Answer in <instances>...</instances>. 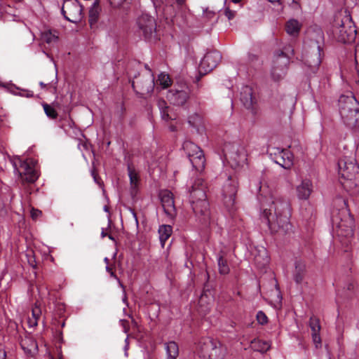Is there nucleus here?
<instances>
[{
  "label": "nucleus",
  "mask_w": 359,
  "mask_h": 359,
  "mask_svg": "<svg viewBox=\"0 0 359 359\" xmlns=\"http://www.w3.org/2000/svg\"><path fill=\"white\" fill-rule=\"evenodd\" d=\"M290 215L291 214L276 215L271 219L268 215L267 209H264L262 213L263 219H264L271 231L283 234L290 232L292 229V224L290 222Z\"/></svg>",
  "instance_id": "nucleus-6"
},
{
  "label": "nucleus",
  "mask_w": 359,
  "mask_h": 359,
  "mask_svg": "<svg viewBox=\"0 0 359 359\" xmlns=\"http://www.w3.org/2000/svg\"><path fill=\"white\" fill-rule=\"evenodd\" d=\"M107 236L109 237V239L114 241V238L111 234H108Z\"/></svg>",
  "instance_id": "nucleus-62"
},
{
  "label": "nucleus",
  "mask_w": 359,
  "mask_h": 359,
  "mask_svg": "<svg viewBox=\"0 0 359 359\" xmlns=\"http://www.w3.org/2000/svg\"><path fill=\"white\" fill-rule=\"evenodd\" d=\"M256 318L257 322L261 325H265L268 323V317L262 311L257 312Z\"/></svg>",
  "instance_id": "nucleus-45"
},
{
  "label": "nucleus",
  "mask_w": 359,
  "mask_h": 359,
  "mask_svg": "<svg viewBox=\"0 0 359 359\" xmlns=\"http://www.w3.org/2000/svg\"><path fill=\"white\" fill-rule=\"evenodd\" d=\"M159 197L165 213L170 217H175L176 208L173 194L170 191L165 189L160 192Z\"/></svg>",
  "instance_id": "nucleus-18"
},
{
  "label": "nucleus",
  "mask_w": 359,
  "mask_h": 359,
  "mask_svg": "<svg viewBox=\"0 0 359 359\" xmlns=\"http://www.w3.org/2000/svg\"><path fill=\"white\" fill-rule=\"evenodd\" d=\"M196 351L203 359H224L226 349L218 340L205 337L199 341Z\"/></svg>",
  "instance_id": "nucleus-4"
},
{
  "label": "nucleus",
  "mask_w": 359,
  "mask_h": 359,
  "mask_svg": "<svg viewBox=\"0 0 359 359\" xmlns=\"http://www.w3.org/2000/svg\"><path fill=\"white\" fill-rule=\"evenodd\" d=\"M14 197L11 189L6 187L0 193V217L5 218L11 210V203Z\"/></svg>",
  "instance_id": "nucleus-20"
},
{
  "label": "nucleus",
  "mask_w": 359,
  "mask_h": 359,
  "mask_svg": "<svg viewBox=\"0 0 359 359\" xmlns=\"http://www.w3.org/2000/svg\"><path fill=\"white\" fill-rule=\"evenodd\" d=\"M217 264L220 274L226 275L229 273L230 269L227 261L224 258L223 255H219L217 257Z\"/></svg>",
  "instance_id": "nucleus-37"
},
{
  "label": "nucleus",
  "mask_w": 359,
  "mask_h": 359,
  "mask_svg": "<svg viewBox=\"0 0 359 359\" xmlns=\"http://www.w3.org/2000/svg\"><path fill=\"white\" fill-rule=\"evenodd\" d=\"M174 4L170 6H166L163 8L164 15L167 19L172 18L175 16L177 12L171 11L173 10V6H177L179 11H183L187 8L186 0H173Z\"/></svg>",
  "instance_id": "nucleus-26"
},
{
  "label": "nucleus",
  "mask_w": 359,
  "mask_h": 359,
  "mask_svg": "<svg viewBox=\"0 0 359 359\" xmlns=\"http://www.w3.org/2000/svg\"><path fill=\"white\" fill-rule=\"evenodd\" d=\"M313 191L312 182L309 180H304L297 187V196L299 199L306 200Z\"/></svg>",
  "instance_id": "nucleus-25"
},
{
  "label": "nucleus",
  "mask_w": 359,
  "mask_h": 359,
  "mask_svg": "<svg viewBox=\"0 0 359 359\" xmlns=\"http://www.w3.org/2000/svg\"><path fill=\"white\" fill-rule=\"evenodd\" d=\"M156 9L161 8L165 0H151Z\"/></svg>",
  "instance_id": "nucleus-51"
},
{
  "label": "nucleus",
  "mask_w": 359,
  "mask_h": 359,
  "mask_svg": "<svg viewBox=\"0 0 359 359\" xmlns=\"http://www.w3.org/2000/svg\"><path fill=\"white\" fill-rule=\"evenodd\" d=\"M170 129L171 131H175L176 130V127L174 126H170Z\"/></svg>",
  "instance_id": "nucleus-61"
},
{
  "label": "nucleus",
  "mask_w": 359,
  "mask_h": 359,
  "mask_svg": "<svg viewBox=\"0 0 359 359\" xmlns=\"http://www.w3.org/2000/svg\"><path fill=\"white\" fill-rule=\"evenodd\" d=\"M128 175L130 183V193L133 196L137 194L139 184V176L136 171L128 167Z\"/></svg>",
  "instance_id": "nucleus-30"
},
{
  "label": "nucleus",
  "mask_w": 359,
  "mask_h": 359,
  "mask_svg": "<svg viewBox=\"0 0 359 359\" xmlns=\"http://www.w3.org/2000/svg\"><path fill=\"white\" fill-rule=\"evenodd\" d=\"M100 8L98 3L95 2L89 11L88 22L92 27L98 20Z\"/></svg>",
  "instance_id": "nucleus-35"
},
{
  "label": "nucleus",
  "mask_w": 359,
  "mask_h": 359,
  "mask_svg": "<svg viewBox=\"0 0 359 359\" xmlns=\"http://www.w3.org/2000/svg\"><path fill=\"white\" fill-rule=\"evenodd\" d=\"M61 11L65 18L73 23L81 22L83 17V6L78 0H65Z\"/></svg>",
  "instance_id": "nucleus-12"
},
{
  "label": "nucleus",
  "mask_w": 359,
  "mask_h": 359,
  "mask_svg": "<svg viewBox=\"0 0 359 359\" xmlns=\"http://www.w3.org/2000/svg\"><path fill=\"white\" fill-rule=\"evenodd\" d=\"M56 83H57V76H55L54 80H53L51 81H48L47 83L41 81L39 83V85L42 88H46L47 90H50L52 88L54 91H55L56 88H57Z\"/></svg>",
  "instance_id": "nucleus-43"
},
{
  "label": "nucleus",
  "mask_w": 359,
  "mask_h": 359,
  "mask_svg": "<svg viewBox=\"0 0 359 359\" xmlns=\"http://www.w3.org/2000/svg\"><path fill=\"white\" fill-rule=\"evenodd\" d=\"M339 182L348 191H359V165L353 157L344 156L338 161Z\"/></svg>",
  "instance_id": "nucleus-1"
},
{
  "label": "nucleus",
  "mask_w": 359,
  "mask_h": 359,
  "mask_svg": "<svg viewBox=\"0 0 359 359\" xmlns=\"http://www.w3.org/2000/svg\"><path fill=\"white\" fill-rule=\"evenodd\" d=\"M339 113L344 123L355 126L359 119V102L353 95H341L339 99Z\"/></svg>",
  "instance_id": "nucleus-3"
},
{
  "label": "nucleus",
  "mask_w": 359,
  "mask_h": 359,
  "mask_svg": "<svg viewBox=\"0 0 359 359\" xmlns=\"http://www.w3.org/2000/svg\"><path fill=\"white\" fill-rule=\"evenodd\" d=\"M263 257H262V261L259 260V257H255V262L257 264L259 265L260 266H265L266 264H267L269 263V257L267 256V252H266V250L264 249L263 250Z\"/></svg>",
  "instance_id": "nucleus-44"
},
{
  "label": "nucleus",
  "mask_w": 359,
  "mask_h": 359,
  "mask_svg": "<svg viewBox=\"0 0 359 359\" xmlns=\"http://www.w3.org/2000/svg\"><path fill=\"white\" fill-rule=\"evenodd\" d=\"M144 67H145V69H147V70L149 71V73H148V74H153V73L151 72V69H150V68H149V67L148 66V65H147V64H146V65H144Z\"/></svg>",
  "instance_id": "nucleus-58"
},
{
  "label": "nucleus",
  "mask_w": 359,
  "mask_h": 359,
  "mask_svg": "<svg viewBox=\"0 0 359 359\" xmlns=\"http://www.w3.org/2000/svg\"><path fill=\"white\" fill-rule=\"evenodd\" d=\"M238 182L236 177L229 176L222 188L223 203L229 212L236 209V196Z\"/></svg>",
  "instance_id": "nucleus-9"
},
{
  "label": "nucleus",
  "mask_w": 359,
  "mask_h": 359,
  "mask_svg": "<svg viewBox=\"0 0 359 359\" xmlns=\"http://www.w3.org/2000/svg\"><path fill=\"white\" fill-rule=\"evenodd\" d=\"M106 270H107V271L108 273H109L110 276H111V277L114 278L115 279H116V280L118 281V283H119L120 285H121V287H123V285L121 284V281H120L119 278L117 277V276H116V275L115 274V273L114 272V271H113L112 268H111V266H107V267H106Z\"/></svg>",
  "instance_id": "nucleus-50"
},
{
  "label": "nucleus",
  "mask_w": 359,
  "mask_h": 359,
  "mask_svg": "<svg viewBox=\"0 0 359 359\" xmlns=\"http://www.w3.org/2000/svg\"><path fill=\"white\" fill-rule=\"evenodd\" d=\"M50 359H55L52 355H49ZM57 359H63V355L61 350L57 351Z\"/></svg>",
  "instance_id": "nucleus-54"
},
{
  "label": "nucleus",
  "mask_w": 359,
  "mask_h": 359,
  "mask_svg": "<svg viewBox=\"0 0 359 359\" xmlns=\"http://www.w3.org/2000/svg\"><path fill=\"white\" fill-rule=\"evenodd\" d=\"M336 202L342 203L341 212L345 214V218L341 219L337 224V233L339 236H344L346 238H351L353 235L354 219L351 215L349 210L347 209V203L345 200L339 198Z\"/></svg>",
  "instance_id": "nucleus-11"
},
{
  "label": "nucleus",
  "mask_w": 359,
  "mask_h": 359,
  "mask_svg": "<svg viewBox=\"0 0 359 359\" xmlns=\"http://www.w3.org/2000/svg\"><path fill=\"white\" fill-rule=\"evenodd\" d=\"M32 163V159L20 161L18 172L23 182L34 183L39 177L38 173Z\"/></svg>",
  "instance_id": "nucleus-14"
},
{
  "label": "nucleus",
  "mask_w": 359,
  "mask_h": 359,
  "mask_svg": "<svg viewBox=\"0 0 359 359\" xmlns=\"http://www.w3.org/2000/svg\"><path fill=\"white\" fill-rule=\"evenodd\" d=\"M30 214L33 219H36L41 216L42 212L38 209L32 208L31 210Z\"/></svg>",
  "instance_id": "nucleus-47"
},
{
  "label": "nucleus",
  "mask_w": 359,
  "mask_h": 359,
  "mask_svg": "<svg viewBox=\"0 0 359 359\" xmlns=\"http://www.w3.org/2000/svg\"><path fill=\"white\" fill-rule=\"evenodd\" d=\"M65 325V321L63 320L62 323H61V327H64Z\"/></svg>",
  "instance_id": "nucleus-64"
},
{
  "label": "nucleus",
  "mask_w": 359,
  "mask_h": 359,
  "mask_svg": "<svg viewBox=\"0 0 359 359\" xmlns=\"http://www.w3.org/2000/svg\"><path fill=\"white\" fill-rule=\"evenodd\" d=\"M46 115L50 119H56L58 116L57 111L51 105L47 103L42 104Z\"/></svg>",
  "instance_id": "nucleus-39"
},
{
  "label": "nucleus",
  "mask_w": 359,
  "mask_h": 359,
  "mask_svg": "<svg viewBox=\"0 0 359 359\" xmlns=\"http://www.w3.org/2000/svg\"><path fill=\"white\" fill-rule=\"evenodd\" d=\"M309 327L311 330L313 341L318 346V344H321L320 320L314 316H311L309 319Z\"/></svg>",
  "instance_id": "nucleus-24"
},
{
  "label": "nucleus",
  "mask_w": 359,
  "mask_h": 359,
  "mask_svg": "<svg viewBox=\"0 0 359 359\" xmlns=\"http://www.w3.org/2000/svg\"><path fill=\"white\" fill-rule=\"evenodd\" d=\"M223 151L226 159L232 168L241 165L247 160L245 148L237 143H228L224 145Z\"/></svg>",
  "instance_id": "nucleus-7"
},
{
  "label": "nucleus",
  "mask_w": 359,
  "mask_h": 359,
  "mask_svg": "<svg viewBox=\"0 0 359 359\" xmlns=\"http://www.w3.org/2000/svg\"><path fill=\"white\" fill-rule=\"evenodd\" d=\"M138 31L146 40L150 41L156 37V21L154 17L142 13L136 20Z\"/></svg>",
  "instance_id": "nucleus-10"
},
{
  "label": "nucleus",
  "mask_w": 359,
  "mask_h": 359,
  "mask_svg": "<svg viewBox=\"0 0 359 359\" xmlns=\"http://www.w3.org/2000/svg\"><path fill=\"white\" fill-rule=\"evenodd\" d=\"M165 349L167 355L166 359H177L179 355V346L175 341H170L165 343Z\"/></svg>",
  "instance_id": "nucleus-29"
},
{
  "label": "nucleus",
  "mask_w": 359,
  "mask_h": 359,
  "mask_svg": "<svg viewBox=\"0 0 359 359\" xmlns=\"http://www.w3.org/2000/svg\"><path fill=\"white\" fill-rule=\"evenodd\" d=\"M41 39L47 43H55L58 39L57 32L54 30H46L42 32Z\"/></svg>",
  "instance_id": "nucleus-36"
},
{
  "label": "nucleus",
  "mask_w": 359,
  "mask_h": 359,
  "mask_svg": "<svg viewBox=\"0 0 359 359\" xmlns=\"http://www.w3.org/2000/svg\"><path fill=\"white\" fill-rule=\"evenodd\" d=\"M57 337H58L59 340L62 342L63 340L62 338V332L61 330H57L56 331Z\"/></svg>",
  "instance_id": "nucleus-56"
},
{
  "label": "nucleus",
  "mask_w": 359,
  "mask_h": 359,
  "mask_svg": "<svg viewBox=\"0 0 359 359\" xmlns=\"http://www.w3.org/2000/svg\"><path fill=\"white\" fill-rule=\"evenodd\" d=\"M20 344L21 348L27 355L32 356L38 351L37 342L32 336L26 334L21 338Z\"/></svg>",
  "instance_id": "nucleus-22"
},
{
  "label": "nucleus",
  "mask_w": 359,
  "mask_h": 359,
  "mask_svg": "<svg viewBox=\"0 0 359 359\" xmlns=\"http://www.w3.org/2000/svg\"><path fill=\"white\" fill-rule=\"evenodd\" d=\"M41 310L38 307H35L32 309V318L33 319L29 318V323L32 325L35 326L37 325V320L39 319L41 316Z\"/></svg>",
  "instance_id": "nucleus-41"
},
{
  "label": "nucleus",
  "mask_w": 359,
  "mask_h": 359,
  "mask_svg": "<svg viewBox=\"0 0 359 359\" xmlns=\"http://www.w3.org/2000/svg\"><path fill=\"white\" fill-rule=\"evenodd\" d=\"M295 269L293 273L294 280L296 283H301L305 276L306 273V264L300 261L297 260L295 262Z\"/></svg>",
  "instance_id": "nucleus-27"
},
{
  "label": "nucleus",
  "mask_w": 359,
  "mask_h": 359,
  "mask_svg": "<svg viewBox=\"0 0 359 359\" xmlns=\"http://www.w3.org/2000/svg\"><path fill=\"white\" fill-rule=\"evenodd\" d=\"M158 107L160 109V111L165 109H168V106L167 105L166 102L163 99H159L158 100Z\"/></svg>",
  "instance_id": "nucleus-49"
},
{
  "label": "nucleus",
  "mask_w": 359,
  "mask_h": 359,
  "mask_svg": "<svg viewBox=\"0 0 359 359\" xmlns=\"http://www.w3.org/2000/svg\"><path fill=\"white\" fill-rule=\"evenodd\" d=\"M222 60V55L217 50L208 52L201 60L198 71L201 76L212 71Z\"/></svg>",
  "instance_id": "nucleus-13"
},
{
  "label": "nucleus",
  "mask_w": 359,
  "mask_h": 359,
  "mask_svg": "<svg viewBox=\"0 0 359 359\" xmlns=\"http://www.w3.org/2000/svg\"><path fill=\"white\" fill-rule=\"evenodd\" d=\"M192 210L200 222L208 224L210 222V212L207 200L191 202Z\"/></svg>",
  "instance_id": "nucleus-16"
},
{
  "label": "nucleus",
  "mask_w": 359,
  "mask_h": 359,
  "mask_svg": "<svg viewBox=\"0 0 359 359\" xmlns=\"http://www.w3.org/2000/svg\"><path fill=\"white\" fill-rule=\"evenodd\" d=\"M207 185L201 178L194 180L190 190V203L207 200Z\"/></svg>",
  "instance_id": "nucleus-17"
},
{
  "label": "nucleus",
  "mask_w": 359,
  "mask_h": 359,
  "mask_svg": "<svg viewBox=\"0 0 359 359\" xmlns=\"http://www.w3.org/2000/svg\"><path fill=\"white\" fill-rule=\"evenodd\" d=\"M282 150V154L283 160H284V162L287 163V165H285V169L288 170L292 168L293 165V155L291 153L290 151L287 149H281Z\"/></svg>",
  "instance_id": "nucleus-38"
},
{
  "label": "nucleus",
  "mask_w": 359,
  "mask_h": 359,
  "mask_svg": "<svg viewBox=\"0 0 359 359\" xmlns=\"http://www.w3.org/2000/svg\"><path fill=\"white\" fill-rule=\"evenodd\" d=\"M107 235H108V234H107V233H105V232H104V229H102V233H101V236H102V238H104V237L107 236Z\"/></svg>",
  "instance_id": "nucleus-59"
},
{
  "label": "nucleus",
  "mask_w": 359,
  "mask_h": 359,
  "mask_svg": "<svg viewBox=\"0 0 359 359\" xmlns=\"http://www.w3.org/2000/svg\"><path fill=\"white\" fill-rule=\"evenodd\" d=\"M251 346L253 350L260 353H266L269 350L271 345L269 342L259 339H255L251 341Z\"/></svg>",
  "instance_id": "nucleus-32"
},
{
  "label": "nucleus",
  "mask_w": 359,
  "mask_h": 359,
  "mask_svg": "<svg viewBox=\"0 0 359 359\" xmlns=\"http://www.w3.org/2000/svg\"><path fill=\"white\" fill-rule=\"evenodd\" d=\"M91 174H92V176L93 177V179H94L95 182L97 184H100H100H101V183H100V180H100V178L98 177V175H97V174L96 173V172H95V169L92 170V171H91Z\"/></svg>",
  "instance_id": "nucleus-52"
},
{
  "label": "nucleus",
  "mask_w": 359,
  "mask_h": 359,
  "mask_svg": "<svg viewBox=\"0 0 359 359\" xmlns=\"http://www.w3.org/2000/svg\"><path fill=\"white\" fill-rule=\"evenodd\" d=\"M189 97V90L188 88L184 89H170L169 90L167 98L170 102L177 106L184 105Z\"/></svg>",
  "instance_id": "nucleus-21"
},
{
  "label": "nucleus",
  "mask_w": 359,
  "mask_h": 359,
  "mask_svg": "<svg viewBox=\"0 0 359 359\" xmlns=\"http://www.w3.org/2000/svg\"><path fill=\"white\" fill-rule=\"evenodd\" d=\"M334 34L338 41L343 43L353 42L356 36V27L348 16H345L338 26L333 29Z\"/></svg>",
  "instance_id": "nucleus-5"
},
{
  "label": "nucleus",
  "mask_w": 359,
  "mask_h": 359,
  "mask_svg": "<svg viewBox=\"0 0 359 359\" xmlns=\"http://www.w3.org/2000/svg\"><path fill=\"white\" fill-rule=\"evenodd\" d=\"M294 55V48L290 44L285 45L282 49L277 50L274 52L271 72V75L273 81H279L285 76L290 59Z\"/></svg>",
  "instance_id": "nucleus-2"
},
{
  "label": "nucleus",
  "mask_w": 359,
  "mask_h": 359,
  "mask_svg": "<svg viewBox=\"0 0 359 359\" xmlns=\"http://www.w3.org/2000/svg\"><path fill=\"white\" fill-rule=\"evenodd\" d=\"M128 210L131 212V214L133 215V217L134 218L136 224H138V219H137V214H136L135 210L131 208H128Z\"/></svg>",
  "instance_id": "nucleus-53"
},
{
  "label": "nucleus",
  "mask_w": 359,
  "mask_h": 359,
  "mask_svg": "<svg viewBox=\"0 0 359 359\" xmlns=\"http://www.w3.org/2000/svg\"><path fill=\"white\" fill-rule=\"evenodd\" d=\"M225 16L228 18L229 20H233L236 15V11L231 10L229 7H226L224 9V12Z\"/></svg>",
  "instance_id": "nucleus-46"
},
{
  "label": "nucleus",
  "mask_w": 359,
  "mask_h": 359,
  "mask_svg": "<svg viewBox=\"0 0 359 359\" xmlns=\"http://www.w3.org/2000/svg\"><path fill=\"white\" fill-rule=\"evenodd\" d=\"M276 287L277 289V292H278V296L280 297L281 298V296H280V292L279 290V287L278 286V285H276Z\"/></svg>",
  "instance_id": "nucleus-60"
},
{
  "label": "nucleus",
  "mask_w": 359,
  "mask_h": 359,
  "mask_svg": "<svg viewBox=\"0 0 359 359\" xmlns=\"http://www.w3.org/2000/svg\"><path fill=\"white\" fill-rule=\"evenodd\" d=\"M6 351L0 348V359H6Z\"/></svg>",
  "instance_id": "nucleus-55"
},
{
  "label": "nucleus",
  "mask_w": 359,
  "mask_h": 359,
  "mask_svg": "<svg viewBox=\"0 0 359 359\" xmlns=\"http://www.w3.org/2000/svg\"><path fill=\"white\" fill-rule=\"evenodd\" d=\"M158 82L163 88H167L171 85V79L168 74L161 73L158 76Z\"/></svg>",
  "instance_id": "nucleus-40"
},
{
  "label": "nucleus",
  "mask_w": 359,
  "mask_h": 359,
  "mask_svg": "<svg viewBox=\"0 0 359 359\" xmlns=\"http://www.w3.org/2000/svg\"><path fill=\"white\" fill-rule=\"evenodd\" d=\"M250 58L251 60H257V56L255 55H250Z\"/></svg>",
  "instance_id": "nucleus-57"
},
{
  "label": "nucleus",
  "mask_w": 359,
  "mask_h": 359,
  "mask_svg": "<svg viewBox=\"0 0 359 359\" xmlns=\"http://www.w3.org/2000/svg\"><path fill=\"white\" fill-rule=\"evenodd\" d=\"M189 161L196 170L202 171L204 169L205 164V158L203 150L199 151L197 155L191 158Z\"/></svg>",
  "instance_id": "nucleus-28"
},
{
  "label": "nucleus",
  "mask_w": 359,
  "mask_h": 359,
  "mask_svg": "<svg viewBox=\"0 0 359 359\" xmlns=\"http://www.w3.org/2000/svg\"><path fill=\"white\" fill-rule=\"evenodd\" d=\"M301 25L294 19L290 20L285 25V30L290 36H297L299 33Z\"/></svg>",
  "instance_id": "nucleus-31"
},
{
  "label": "nucleus",
  "mask_w": 359,
  "mask_h": 359,
  "mask_svg": "<svg viewBox=\"0 0 359 359\" xmlns=\"http://www.w3.org/2000/svg\"><path fill=\"white\" fill-rule=\"evenodd\" d=\"M183 148L189 159L197 155L198 153L202 150L198 145L190 141L185 142L183 144Z\"/></svg>",
  "instance_id": "nucleus-33"
},
{
  "label": "nucleus",
  "mask_w": 359,
  "mask_h": 359,
  "mask_svg": "<svg viewBox=\"0 0 359 359\" xmlns=\"http://www.w3.org/2000/svg\"><path fill=\"white\" fill-rule=\"evenodd\" d=\"M155 86L153 74H139L133 81L132 87L140 97L146 98L151 96Z\"/></svg>",
  "instance_id": "nucleus-8"
},
{
  "label": "nucleus",
  "mask_w": 359,
  "mask_h": 359,
  "mask_svg": "<svg viewBox=\"0 0 359 359\" xmlns=\"http://www.w3.org/2000/svg\"><path fill=\"white\" fill-rule=\"evenodd\" d=\"M240 99L245 108L251 109L255 102L252 88L248 86H244L241 90Z\"/></svg>",
  "instance_id": "nucleus-23"
},
{
  "label": "nucleus",
  "mask_w": 359,
  "mask_h": 359,
  "mask_svg": "<svg viewBox=\"0 0 359 359\" xmlns=\"http://www.w3.org/2000/svg\"><path fill=\"white\" fill-rule=\"evenodd\" d=\"M272 209L274 211V216L291 214L289 201L284 197H277L272 201L270 209L267 210L269 216L271 215Z\"/></svg>",
  "instance_id": "nucleus-19"
},
{
  "label": "nucleus",
  "mask_w": 359,
  "mask_h": 359,
  "mask_svg": "<svg viewBox=\"0 0 359 359\" xmlns=\"http://www.w3.org/2000/svg\"><path fill=\"white\" fill-rule=\"evenodd\" d=\"M161 118L162 119L165 120V121H168V120H173L175 119L174 118H172L169 114H168V109H163L162 111H161Z\"/></svg>",
  "instance_id": "nucleus-48"
},
{
  "label": "nucleus",
  "mask_w": 359,
  "mask_h": 359,
  "mask_svg": "<svg viewBox=\"0 0 359 359\" xmlns=\"http://www.w3.org/2000/svg\"><path fill=\"white\" fill-rule=\"evenodd\" d=\"M190 118H189V121H188L189 123L191 126H194V123H192V122H191V119H190Z\"/></svg>",
  "instance_id": "nucleus-63"
},
{
  "label": "nucleus",
  "mask_w": 359,
  "mask_h": 359,
  "mask_svg": "<svg viewBox=\"0 0 359 359\" xmlns=\"http://www.w3.org/2000/svg\"><path fill=\"white\" fill-rule=\"evenodd\" d=\"M172 228L170 225H161L158 229L159 239L161 245L163 247L165 241L172 234Z\"/></svg>",
  "instance_id": "nucleus-34"
},
{
  "label": "nucleus",
  "mask_w": 359,
  "mask_h": 359,
  "mask_svg": "<svg viewBox=\"0 0 359 359\" xmlns=\"http://www.w3.org/2000/svg\"><path fill=\"white\" fill-rule=\"evenodd\" d=\"M323 55V49L318 42L313 43V51L312 54L306 55L304 63L312 73H316L318 69L321 62L322 55Z\"/></svg>",
  "instance_id": "nucleus-15"
},
{
  "label": "nucleus",
  "mask_w": 359,
  "mask_h": 359,
  "mask_svg": "<svg viewBox=\"0 0 359 359\" xmlns=\"http://www.w3.org/2000/svg\"><path fill=\"white\" fill-rule=\"evenodd\" d=\"M282 150L278 149V152L274 153L273 161L276 163L280 165L282 168L285 169V165H287L284 160H283Z\"/></svg>",
  "instance_id": "nucleus-42"
}]
</instances>
